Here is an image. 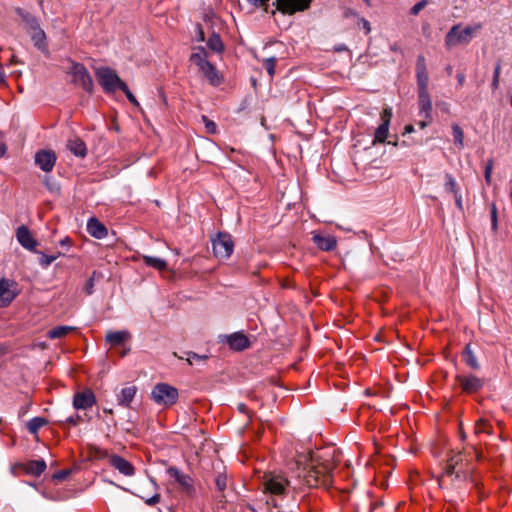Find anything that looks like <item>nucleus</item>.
I'll return each instance as SVG.
<instances>
[{
	"mask_svg": "<svg viewBox=\"0 0 512 512\" xmlns=\"http://www.w3.org/2000/svg\"><path fill=\"white\" fill-rule=\"evenodd\" d=\"M306 462L307 459L305 458ZM298 466L297 478L301 485L307 487L328 486L332 483V471L334 468L330 455H311L308 463L302 465L301 460L296 461Z\"/></svg>",
	"mask_w": 512,
	"mask_h": 512,
	"instance_id": "obj_1",
	"label": "nucleus"
},
{
	"mask_svg": "<svg viewBox=\"0 0 512 512\" xmlns=\"http://www.w3.org/2000/svg\"><path fill=\"white\" fill-rule=\"evenodd\" d=\"M482 29V24L476 23L463 27L461 24H456L451 27L445 36V47L448 50L457 46L468 45L475 35Z\"/></svg>",
	"mask_w": 512,
	"mask_h": 512,
	"instance_id": "obj_2",
	"label": "nucleus"
},
{
	"mask_svg": "<svg viewBox=\"0 0 512 512\" xmlns=\"http://www.w3.org/2000/svg\"><path fill=\"white\" fill-rule=\"evenodd\" d=\"M468 460L462 452L453 454L447 461V465L441 477L439 478V486L448 488L453 484L454 479L461 480L465 478V470Z\"/></svg>",
	"mask_w": 512,
	"mask_h": 512,
	"instance_id": "obj_3",
	"label": "nucleus"
},
{
	"mask_svg": "<svg viewBox=\"0 0 512 512\" xmlns=\"http://www.w3.org/2000/svg\"><path fill=\"white\" fill-rule=\"evenodd\" d=\"M178 398L177 388L167 383H157L151 391V399L160 406H173Z\"/></svg>",
	"mask_w": 512,
	"mask_h": 512,
	"instance_id": "obj_4",
	"label": "nucleus"
},
{
	"mask_svg": "<svg viewBox=\"0 0 512 512\" xmlns=\"http://www.w3.org/2000/svg\"><path fill=\"white\" fill-rule=\"evenodd\" d=\"M290 484V480L282 473L269 472L263 478L264 491L275 496L284 495Z\"/></svg>",
	"mask_w": 512,
	"mask_h": 512,
	"instance_id": "obj_5",
	"label": "nucleus"
},
{
	"mask_svg": "<svg viewBox=\"0 0 512 512\" xmlns=\"http://www.w3.org/2000/svg\"><path fill=\"white\" fill-rule=\"evenodd\" d=\"M96 77L106 93H112L120 90L125 84L117 75L116 71L109 67H100L95 72Z\"/></svg>",
	"mask_w": 512,
	"mask_h": 512,
	"instance_id": "obj_6",
	"label": "nucleus"
},
{
	"mask_svg": "<svg viewBox=\"0 0 512 512\" xmlns=\"http://www.w3.org/2000/svg\"><path fill=\"white\" fill-rule=\"evenodd\" d=\"M70 62L71 67L68 74L72 77V83L80 86L86 92L92 93L94 84L87 68L81 63L72 60Z\"/></svg>",
	"mask_w": 512,
	"mask_h": 512,
	"instance_id": "obj_7",
	"label": "nucleus"
},
{
	"mask_svg": "<svg viewBox=\"0 0 512 512\" xmlns=\"http://www.w3.org/2000/svg\"><path fill=\"white\" fill-rule=\"evenodd\" d=\"M212 249L215 257L228 259L234 250V242L228 233L220 232L212 238Z\"/></svg>",
	"mask_w": 512,
	"mask_h": 512,
	"instance_id": "obj_8",
	"label": "nucleus"
},
{
	"mask_svg": "<svg viewBox=\"0 0 512 512\" xmlns=\"http://www.w3.org/2000/svg\"><path fill=\"white\" fill-rule=\"evenodd\" d=\"M167 473L170 477L174 478V480L179 485V490L182 493L186 494L189 497H192L195 495L196 489L194 486V480L192 479L191 476H189L188 474H185L180 469H178L177 467H174V466L169 467L167 469Z\"/></svg>",
	"mask_w": 512,
	"mask_h": 512,
	"instance_id": "obj_9",
	"label": "nucleus"
},
{
	"mask_svg": "<svg viewBox=\"0 0 512 512\" xmlns=\"http://www.w3.org/2000/svg\"><path fill=\"white\" fill-rule=\"evenodd\" d=\"M311 0H275L277 9L283 14L292 15L309 8Z\"/></svg>",
	"mask_w": 512,
	"mask_h": 512,
	"instance_id": "obj_10",
	"label": "nucleus"
},
{
	"mask_svg": "<svg viewBox=\"0 0 512 512\" xmlns=\"http://www.w3.org/2000/svg\"><path fill=\"white\" fill-rule=\"evenodd\" d=\"M56 163V155L51 150H40L35 154V164L44 172H50Z\"/></svg>",
	"mask_w": 512,
	"mask_h": 512,
	"instance_id": "obj_11",
	"label": "nucleus"
},
{
	"mask_svg": "<svg viewBox=\"0 0 512 512\" xmlns=\"http://www.w3.org/2000/svg\"><path fill=\"white\" fill-rule=\"evenodd\" d=\"M391 118H392V109L390 107H387L381 113L382 123L375 131L374 143H376V142L383 143L386 140V138L388 136Z\"/></svg>",
	"mask_w": 512,
	"mask_h": 512,
	"instance_id": "obj_12",
	"label": "nucleus"
},
{
	"mask_svg": "<svg viewBox=\"0 0 512 512\" xmlns=\"http://www.w3.org/2000/svg\"><path fill=\"white\" fill-rule=\"evenodd\" d=\"M95 403V395L90 389H86L74 395L73 406L77 410H86L92 407Z\"/></svg>",
	"mask_w": 512,
	"mask_h": 512,
	"instance_id": "obj_13",
	"label": "nucleus"
},
{
	"mask_svg": "<svg viewBox=\"0 0 512 512\" xmlns=\"http://www.w3.org/2000/svg\"><path fill=\"white\" fill-rule=\"evenodd\" d=\"M16 237L23 248L32 252H37V241L26 226L22 225L17 228Z\"/></svg>",
	"mask_w": 512,
	"mask_h": 512,
	"instance_id": "obj_14",
	"label": "nucleus"
},
{
	"mask_svg": "<svg viewBox=\"0 0 512 512\" xmlns=\"http://www.w3.org/2000/svg\"><path fill=\"white\" fill-rule=\"evenodd\" d=\"M108 462L112 467H114L116 470L119 471V473L123 474L124 476L130 477L133 476L135 473V468L132 465V463H130L129 461H127L126 459L119 455L113 454L109 456Z\"/></svg>",
	"mask_w": 512,
	"mask_h": 512,
	"instance_id": "obj_15",
	"label": "nucleus"
},
{
	"mask_svg": "<svg viewBox=\"0 0 512 512\" xmlns=\"http://www.w3.org/2000/svg\"><path fill=\"white\" fill-rule=\"evenodd\" d=\"M456 380L461 386L462 390L467 393H475L480 390L483 386V382L480 378L474 375L462 376L457 375Z\"/></svg>",
	"mask_w": 512,
	"mask_h": 512,
	"instance_id": "obj_16",
	"label": "nucleus"
},
{
	"mask_svg": "<svg viewBox=\"0 0 512 512\" xmlns=\"http://www.w3.org/2000/svg\"><path fill=\"white\" fill-rule=\"evenodd\" d=\"M312 239L316 246L322 251H332L337 246V239L332 235H322L318 232H312Z\"/></svg>",
	"mask_w": 512,
	"mask_h": 512,
	"instance_id": "obj_17",
	"label": "nucleus"
},
{
	"mask_svg": "<svg viewBox=\"0 0 512 512\" xmlns=\"http://www.w3.org/2000/svg\"><path fill=\"white\" fill-rule=\"evenodd\" d=\"M13 283L7 279L0 280V307L9 305L16 297L12 289Z\"/></svg>",
	"mask_w": 512,
	"mask_h": 512,
	"instance_id": "obj_18",
	"label": "nucleus"
},
{
	"mask_svg": "<svg viewBox=\"0 0 512 512\" xmlns=\"http://www.w3.org/2000/svg\"><path fill=\"white\" fill-rule=\"evenodd\" d=\"M419 116L432 119V101L429 93H418Z\"/></svg>",
	"mask_w": 512,
	"mask_h": 512,
	"instance_id": "obj_19",
	"label": "nucleus"
},
{
	"mask_svg": "<svg viewBox=\"0 0 512 512\" xmlns=\"http://www.w3.org/2000/svg\"><path fill=\"white\" fill-rule=\"evenodd\" d=\"M88 233L97 239H103L107 236V228L97 218L91 217L87 222Z\"/></svg>",
	"mask_w": 512,
	"mask_h": 512,
	"instance_id": "obj_20",
	"label": "nucleus"
},
{
	"mask_svg": "<svg viewBox=\"0 0 512 512\" xmlns=\"http://www.w3.org/2000/svg\"><path fill=\"white\" fill-rule=\"evenodd\" d=\"M149 485L153 488V494L150 495L149 492L141 490L137 496L144 500L148 506H154L160 502L161 495L158 493V485L153 478H150Z\"/></svg>",
	"mask_w": 512,
	"mask_h": 512,
	"instance_id": "obj_21",
	"label": "nucleus"
},
{
	"mask_svg": "<svg viewBox=\"0 0 512 512\" xmlns=\"http://www.w3.org/2000/svg\"><path fill=\"white\" fill-rule=\"evenodd\" d=\"M227 343L235 351H242L249 347L247 336L239 332L227 336Z\"/></svg>",
	"mask_w": 512,
	"mask_h": 512,
	"instance_id": "obj_22",
	"label": "nucleus"
},
{
	"mask_svg": "<svg viewBox=\"0 0 512 512\" xmlns=\"http://www.w3.org/2000/svg\"><path fill=\"white\" fill-rule=\"evenodd\" d=\"M67 149L73 153L77 157H85L87 154V148L85 142L78 138L74 137L67 141Z\"/></svg>",
	"mask_w": 512,
	"mask_h": 512,
	"instance_id": "obj_23",
	"label": "nucleus"
},
{
	"mask_svg": "<svg viewBox=\"0 0 512 512\" xmlns=\"http://www.w3.org/2000/svg\"><path fill=\"white\" fill-rule=\"evenodd\" d=\"M25 473L33 476H40L46 469L44 460H31L22 465Z\"/></svg>",
	"mask_w": 512,
	"mask_h": 512,
	"instance_id": "obj_24",
	"label": "nucleus"
},
{
	"mask_svg": "<svg viewBox=\"0 0 512 512\" xmlns=\"http://www.w3.org/2000/svg\"><path fill=\"white\" fill-rule=\"evenodd\" d=\"M136 392V386H128L121 389L120 393L117 395L118 404L123 407H128L134 399Z\"/></svg>",
	"mask_w": 512,
	"mask_h": 512,
	"instance_id": "obj_25",
	"label": "nucleus"
},
{
	"mask_svg": "<svg viewBox=\"0 0 512 512\" xmlns=\"http://www.w3.org/2000/svg\"><path fill=\"white\" fill-rule=\"evenodd\" d=\"M131 335L128 331H110L106 335V341L112 346L122 345L130 339Z\"/></svg>",
	"mask_w": 512,
	"mask_h": 512,
	"instance_id": "obj_26",
	"label": "nucleus"
},
{
	"mask_svg": "<svg viewBox=\"0 0 512 512\" xmlns=\"http://www.w3.org/2000/svg\"><path fill=\"white\" fill-rule=\"evenodd\" d=\"M34 45L41 51L47 50L46 34L40 26L29 32Z\"/></svg>",
	"mask_w": 512,
	"mask_h": 512,
	"instance_id": "obj_27",
	"label": "nucleus"
},
{
	"mask_svg": "<svg viewBox=\"0 0 512 512\" xmlns=\"http://www.w3.org/2000/svg\"><path fill=\"white\" fill-rule=\"evenodd\" d=\"M200 70L212 85H218L220 83L218 72L215 66L210 62L204 64V67H202Z\"/></svg>",
	"mask_w": 512,
	"mask_h": 512,
	"instance_id": "obj_28",
	"label": "nucleus"
},
{
	"mask_svg": "<svg viewBox=\"0 0 512 512\" xmlns=\"http://www.w3.org/2000/svg\"><path fill=\"white\" fill-rule=\"evenodd\" d=\"M143 261L148 267H152L158 271L167 269V262L159 257L143 256Z\"/></svg>",
	"mask_w": 512,
	"mask_h": 512,
	"instance_id": "obj_29",
	"label": "nucleus"
},
{
	"mask_svg": "<svg viewBox=\"0 0 512 512\" xmlns=\"http://www.w3.org/2000/svg\"><path fill=\"white\" fill-rule=\"evenodd\" d=\"M76 328L73 326H58L48 331L47 337L50 339L62 338L74 331Z\"/></svg>",
	"mask_w": 512,
	"mask_h": 512,
	"instance_id": "obj_30",
	"label": "nucleus"
},
{
	"mask_svg": "<svg viewBox=\"0 0 512 512\" xmlns=\"http://www.w3.org/2000/svg\"><path fill=\"white\" fill-rule=\"evenodd\" d=\"M18 14L22 18L23 22L26 24L28 33L34 28L40 26L38 20L28 12H25L21 9H18Z\"/></svg>",
	"mask_w": 512,
	"mask_h": 512,
	"instance_id": "obj_31",
	"label": "nucleus"
},
{
	"mask_svg": "<svg viewBox=\"0 0 512 512\" xmlns=\"http://www.w3.org/2000/svg\"><path fill=\"white\" fill-rule=\"evenodd\" d=\"M47 424V420L43 417H34L27 423V429L31 434H37L39 429Z\"/></svg>",
	"mask_w": 512,
	"mask_h": 512,
	"instance_id": "obj_32",
	"label": "nucleus"
},
{
	"mask_svg": "<svg viewBox=\"0 0 512 512\" xmlns=\"http://www.w3.org/2000/svg\"><path fill=\"white\" fill-rule=\"evenodd\" d=\"M464 358H465L466 364L469 367H471L472 369H479V363L477 361V358H476L470 344L466 345V347H465Z\"/></svg>",
	"mask_w": 512,
	"mask_h": 512,
	"instance_id": "obj_33",
	"label": "nucleus"
},
{
	"mask_svg": "<svg viewBox=\"0 0 512 512\" xmlns=\"http://www.w3.org/2000/svg\"><path fill=\"white\" fill-rule=\"evenodd\" d=\"M452 133L455 145L459 149H462L464 147V132L462 128L458 124L454 123L452 124Z\"/></svg>",
	"mask_w": 512,
	"mask_h": 512,
	"instance_id": "obj_34",
	"label": "nucleus"
},
{
	"mask_svg": "<svg viewBox=\"0 0 512 512\" xmlns=\"http://www.w3.org/2000/svg\"><path fill=\"white\" fill-rule=\"evenodd\" d=\"M416 78H417L418 93H429V91H428V83H429L428 73H416Z\"/></svg>",
	"mask_w": 512,
	"mask_h": 512,
	"instance_id": "obj_35",
	"label": "nucleus"
},
{
	"mask_svg": "<svg viewBox=\"0 0 512 512\" xmlns=\"http://www.w3.org/2000/svg\"><path fill=\"white\" fill-rule=\"evenodd\" d=\"M190 60L195 63L199 69L204 67V64H207L209 61L206 59V52L203 48H200L198 52H195L191 55Z\"/></svg>",
	"mask_w": 512,
	"mask_h": 512,
	"instance_id": "obj_36",
	"label": "nucleus"
},
{
	"mask_svg": "<svg viewBox=\"0 0 512 512\" xmlns=\"http://www.w3.org/2000/svg\"><path fill=\"white\" fill-rule=\"evenodd\" d=\"M445 178H446L445 190L447 192L452 193L453 195L459 193L460 191L458 188V184H457L456 180L454 179V177L451 174L447 173L445 175Z\"/></svg>",
	"mask_w": 512,
	"mask_h": 512,
	"instance_id": "obj_37",
	"label": "nucleus"
},
{
	"mask_svg": "<svg viewBox=\"0 0 512 512\" xmlns=\"http://www.w3.org/2000/svg\"><path fill=\"white\" fill-rule=\"evenodd\" d=\"M207 45L215 52H221L223 50V43L221 38L216 34H213L211 37H209Z\"/></svg>",
	"mask_w": 512,
	"mask_h": 512,
	"instance_id": "obj_38",
	"label": "nucleus"
},
{
	"mask_svg": "<svg viewBox=\"0 0 512 512\" xmlns=\"http://www.w3.org/2000/svg\"><path fill=\"white\" fill-rule=\"evenodd\" d=\"M185 355H186V361L190 365L205 362L206 359L208 358L206 355H199V354H197L195 352H191V351L185 352Z\"/></svg>",
	"mask_w": 512,
	"mask_h": 512,
	"instance_id": "obj_39",
	"label": "nucleus"
},
{
	"mask_svg": "<svg viewBox=\"0 0 512 512\" xmlns=\"http://www.w3.org/2000/svg\"><path fill=\"white\" fill-rule=\"evenodd\" d=\"M277 59L275 57H269L263 60V66L271 78L275 75Z\"/></svg>",
	"mask_w": 512,
	"mask_h": 512,
	"instance_id": "obj_40",
	"label": "nucleus"
},
{
	"mask_svg": "<svg viewBox=\"0 0 512 512\" xmlns=\"http://www.w3.org/2000/svg\"><path fill=\"white\" fill-rule=\"evenodd\" d=\"M38 253V251L36 252ZM41 255L39 263L42 267L47 268L52 262H54L61 254L58 253L57 255H46L42 252H39Z\"/></svg>",
	"mask_w": 512,
	"mask_h": 512,
	"instance_id": "obj_41",
	"label": "nucleus"
},
{
	"mask_svg": "<svg viewBox=\"0 0 512 512\" xmlns=\"http://www.w3.org/2000/svg\"><path fill=\"white\" fill-rule=\"evenodd\" d=\"M490 215H491V229L493 232H496L498 230V216H497V207H496L495 203L491 204Z\"/></svg>",
	"mask_w": 512,
	"mask_h": 512,
	"instance_id": "obj_42",
	"label": "nucleus"
},
{
	"mask_svg": "<svg viewBox=\"0 0 512 512\" xmlns=\"http://www.w3.org/2000/svg\"><path fill=\"white\" fill-rule=\"evenodd\" d=\"M500 73H501V63L498 62L494 68L493 79H492V83H491L493 90H496L499 87Z\"/></svg>",
	"mask_w": 512,
	"mask_h": 512,
	"instance_id": "obj_43",
	"label": "nucleus"
},
{
	"mask_svg": "<svg viewBox=\"0 0 512 512\" xmlns=\"http://www.w3.org/2000/svg\"><path fill=\"white\" fill-rule=\"evenodd\" d=\"M215 484L219 491H224L227 487V476L219 473L215 478Z\"/></svg>",
	"mask_w": 512,
	"mask_h": 512,
	"instance_id": "obj_44",
	"label": "nucleus"
},
{
	"mask_svg": "<svg viewBox=\"0 0 512 512\" xmlns=\"http://www.w3.org/2000/svg\"><path fill=\"white\" fill-rule=\"evenodd\" d=\"M416 73H428L426 67V59L423 55H419L416 60Z\"/></svg>",
	"mask_w": 512,
	"mask_h": 512,
	"instance_id": "obj_45",
	"label": "nucleus"
},
{
	"mask_svg": "<svg viewBox=\"0 0 512 512\" xmlns=\"http://www.w3.org/2000/svg\"><path fill=\"white\" fill-rule=\"evenodd\" d=\"M202 121L205 124V128L208 133L215 134L217 132V125L215 124V122L210 120L207 116L203 115Z\"/></svg>",
	"mask_w": 512,
	"mask_h": 512,
	"instance_id": "obj_46",
	"label": "nucleus"
},
{
	"mask_svg": "<svg viewBox=\"0 0 512 512\" xmlns=\"http://www.w3.org/2000/svg\"><path fill=\"white\" fill-rule=\"evenodd\" d=\"M492 170H493V160L488 159L486 162V165H485V170H484V178L488 185L491 184Z\"/></svg>",
	"mask_w": 512,
	"mask_h": 512,
	"instance_id": "obj_47",
	"label": "nucleus"
},
{
	"mask_svg": "<svg viewBox=\"0 0 512 512\" xmlns=\"http://www.w3.org/2000/svg\"><path fill=\"white\" fill-rule=\"evenodd\" d=\"M120 90H122V91L125 93V95H126L127 99L129 100V102H130L131 104H133L134 106H137V107L139 106V102H138V100H137V99H136V97L133 95V93L130 91V89L128 88V86L126 85V83L122 85V88H121Z\"/></svg>",
	"mask_w": 512,
	"mask_h": 512,
	"instance_id": "obj_48",
	"label": "nucleus"
},
{
	"mask_svg": "<svg viewBox=\"0 0 512 512\" xmlns=\"http://www.w3.org/2000/svg\"><path fill=\"white\" fill-rule=\"evenodd\" d=\"M427 3V0H421L411 8L410 13L412 15H417L422 9L426 7Z\"/></svg>",
	"mask_w": 512,
	"mask_h": 512,
	"instance_id": "obj_49",
	"label": "nucleus"
},
{
	"mask_svg": "<svg viewBox=\"0 0 512 512\" xmlns=\"http://www.w3.org/2000/svg\"><path fill=\"white\" fill-rule=\"evenodd\" d=\"M68 475H69V471L61 470V471H58L57 473H55L53 475V478L58 479V480H64Z\"/></svg>",
	"mask_w": 512,
	"mask_h": 512,
	"instance_id": "obj_50",
	"label": "nucleus"
},
{
	"mask_svg": "<svg viewBox=\"0 0 512 512\" xmlns=\"http://www.w3.org/2000/svg\"><path fill=\"white\" fill-rule=\"evenodd\" d=\"M455 198V204L459 210H463V201H462V195L461 193H457L453 195Z\"/></svg>",
	"mask_w": 512,
	"mask_h": 512,
	"instance_id": "obj_51",
	"label": "nucleus"
},
{
	"mask_svg": "<svg viewBox=\"0 0 512 512\" xmlns=\"http://www.w3.org/2000/svg\"><path fill=\"white\" fill-rule=\"evenodd\" d=\"M93 288H94V280L92 278H90L86 285H85V291L88 295H91L93 293Z\"/></svg>",
	"mask_w": 512,
	"mask_h": 512,
	"instance_id": "obj_52",
	"label": "nucleus"
},
{
	"mask_svg": "<svg viewBox=\"0 0 512 512\" xmlns=\"http://www.w3.org/2000/svg\"><path fill=\"white\" fill-rule=\"evenodd\" d=\"M485 425L486 422L484 420H479L475 425V431L476 433L484 432L485 431Z\"/></svg>",
	"mask_w": 512,
	"mask_h": 512,
	"instance_id": "obj_53",
	"label": "nucleus"
},
{
	"mask_svg": "<svg viewBox=\"0 0 512 512\" xmlns=\"http://www.w3.org/2000/svg\"><path fill=\"white\" fill-rule=\"evenodd\" d=\"M247 1L256 7H260V6L266 5L269 0H247Z\"/></svg>",
	"mask_w": 512,
	"mask_h": 512,
	"instance_id": "obj_54",
	"label": "nucleus"
},
{
	"mask_svg": "<svg viewBox=\"0 0 512 512\" xmlns=\"http://www.w3.org/2000/svg\"><path fill=\"white\" fill-rule=\"evenodd\" d=\"M432 122V119H424V118H421V120L418 122V126L421 128V129H424L426 128L430 123Z\"/></svg>",
	"mask_w": 512,
	"mask_h": 512,
	"instance_id": "obj_55",
	"label": "nucleus"
},
{
	"mask_svg": "<svg viewBox=\"0 0 512 512\" xmlns=\"http://www.w3.org/2000/svg\"><path fill=\"white\" fill-rule=\"evenodd\" d=\"M361 22L363 24L364 29L366 30V33H369L371 31L370 23L364 18L361 19Z\"/></svg>",
	"mask_w": 512,
	"mask_h": 512,
	"instance_id": "obj_56",
	"label": "nucleus"
},
{
	"mask_svg": "<svg viewBox=\"0 0 512 512\" xmlns=\"http://www.w3.org/2000/svg\"><path fill=\"white\" fill-rule=\"evenodd\" d=\"M381 505H382V503H380V502L370 503L369 512H374Z\"/></svg>",
	"mask_w": 512,
	"mask_h": 512,
	"instance_id": "obj_57",
	"label": "nucleus"
},
{
	"mask_svg": "<svg viewBox=\"0 0 512 512\" xmlns=\"http://www.w3.org/2000/svg\"><path fill=\"white\" fill-rule=\"evenodd\" d=\"M457 80H458V84L460 86H462L464 84V81H465V75L463 73H459L457 75Z\"/></svg>",
	"mask_w": 512,
	"mask_h": 512,
	"instance_id": "obj_58",
	"label": "nucleus"
},
{
	"mask_svg": "<svg viewBox=\"0 0 512 512\" xmlns=\"http://www.w3.org/2000/svg\"><path fill=\"white\" fill-rule=\"evenodd\" d=\"M78 420H79V416H76V417H69L67 419V421L72 424V425H76L78 423Z\"/></svg>",
	"mask_w": 512,
	"mask_h": 512,
	"instance_id": "obj_59",
	"label": "nucleus"
},
{
	"mask_svg": "<svg viewBox=\"0 0 512 512\" xmlns=\"http://www.w3.org/2000/svg\"><path fill=\"white\" fill-rule=\"evenodd\" d=\"M413 131H414V127L411 124L406 125L405 128H404V132L405 133H412Z\"/></svg>",
	"mask_w": 512,
	"mask_h": 512,
	"instance_id": "obj_60",
	"label": "nucleus"
},
{
	"mask_svg": "<svg viewBox=\"0 0 512 512\" xmlns=\"http://www.w3.org/2000/svg\"><path fill=\"white\" fill-rule=\"evenodd\" d=\"M69 244H70V239L68 237H65L64 239H62L60 241L61 246H65V245H69Z\"/></svg>",
	"mask_w": 512,
	"mask_h": 512,
	"instance_id": "obj_61",
	"label": "nucleus"
},
{
	"mask_svg": "<svg viewBox=\"0 0 512 512\" xmlns=\"http://www.w3.org/2000/svg\"><path fill=\"white\" fill-rule=\"evenodd\" d=\"M238 409L240 412H246V405L245 404H239Z\"/></svg>",
	"mask_w": 512,
	"mask_h": 512,
	"instance_id": "obj_62",
	"label": "nucleus"
},
{
	"mask_svg": "<svg viewBox=\"0 0 512 512\" xmlns=\"http://www.w3.org/2000/svg\"><path fill=\"white\" fill-rule=\"evenodd\" d=\"M5 154V147L0 144V157Z\"/></svg>",
	"mask_w": 512,
	"mask_h": 512,
	"instance_id": "obj_63",
	"label": "nucleus"
},
{
	"mask_svg": "<svg viewBox=\"0 0 512 512\" xmlns=\"http://www.w3.org/2000/svg\"><path fill=\"white\" fill-rule=\"evenodd\" d=\"M345 49H346V47H345L344 45H341V46L336 47V50H337V51H343V50H345Z\"/></svg>",
	"mask_w": 512,
	"mask_h": 512,
	"instance_id": "obj_64",
	"label": "nucleus"
}]
</instances>
